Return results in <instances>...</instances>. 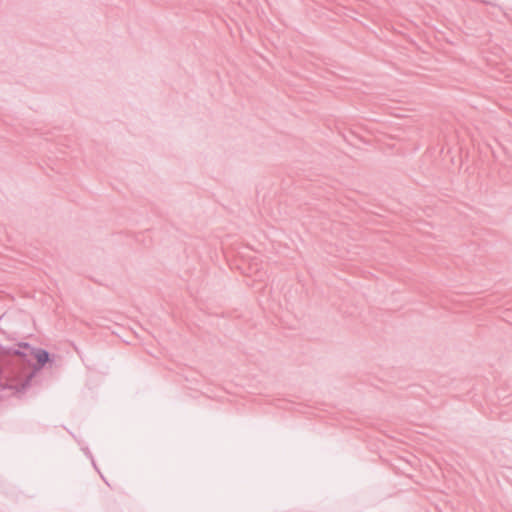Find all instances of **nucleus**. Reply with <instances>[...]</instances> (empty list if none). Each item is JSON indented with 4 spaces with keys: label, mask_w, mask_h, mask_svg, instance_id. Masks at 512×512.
I'll return each instance as SVG.
<instances>
[{
    "label": "nucleus",
    "mask_w": 512,
    "mask_h": 512,
    "mask_svg": "<svg viewBox=\"0 0 512 512\" xmlns=\"http://www.w3.org/2000/svg\"><path fill=\"white\" fill-rule=\"evenodd\" d=\"M33 355L40 365H44L49 360V354L45 350H36Z\"/></svg>",
    "instance_id": "nucleus-1"
}]
</instances>
